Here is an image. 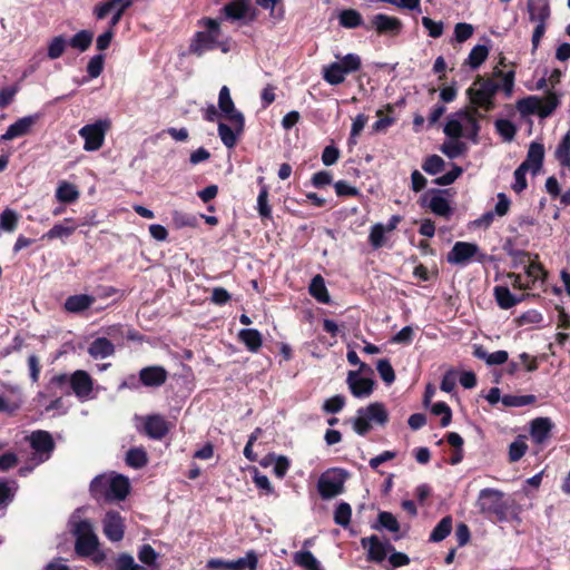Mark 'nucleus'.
<instances>
[{"instance_id": "f257e3e1", "label": "nucleus", "mask_w": 570, "mask_h": 570, "mask_svg": "<svg viewBox=\"0 0 570 570\" xmlns=\"http://www.w3.org/2000/svg\"><path fill=\"white\" fill-rule=\"evenodd\" d=\"M515 86V70H501L498 66L493 68L490 77L478 75L473 83L466 89V97L472 105L471 109H461L454 112L455 117L463 119L468 125L466 137L472 141H478L481 129L479 118L483 119L484 115L478 109L490 112L497 108L494 101L495 95L502 91L505 98H511Z\"/></svg>"}, {"instance_id": "f03ea898", "label": "nucleus", "mask_w": 570, "mask_h": 570, "mask_svg": "<svg viewBox=\"0 0 570 570\" xmlns=\"http://www.w3.org/2000/svg\"><path fill=\"white\" fill-rule=\"evenodd\" d=\"M479 512L494 522H521V508L512 499H505L504 492L493 488L482 489L475 502Z\"/></svg>"}, {"instance_id": "7ed1b4c3", "label": "nucleus", "mask_w": 570, "mask_h": 570, "mask_svg": "<svg viewBox=\"0 0 570 570\" xmlns=\"http://www.w3.org/2000/svg\"><path fill=\"white\" fill-rule=\"evenodd\" d=\"M129 489L128 478L121 474H101L91 481L89 490L97 501L111 503L125 500Z\"/></svg>"}, {"instance_id": "20e7f679", "label": "nucleus", "mask_w": 570, "mask_h": 570, "mask_svg": "<svg viewBox=\"0 0 570 570\" xmlns=\"http://www.w3.org/2000/svg\"><path fill=\"white\" fill-rule=\"evenodd\" d=\"M71 533L76 537L75 551L78 556L91 557L97 563L105 560L106 556L99 551V539L89 520H72Z\"/></svg>"}, {"instance_id": "39448f33", "label": "nucleus", "mask_w": 570, "mask_h": 570, "mask_svg": "<svg viewBox=\"0 0 570 570\" xmlns=\"http://www.w3.org/2000/svg\"><path fill=\"white\" fill-rule=\"evenodd\" d=\"M356 413V417L353 419V430L362 436L371 431V422L382 426L389 422V412L381 402H373L367 406L360 407Z\"/></svg>"}, {"instance_id": "423d86ee", "label": "nucleus", "mask_w": 570, "mask_h": 570, "mask_svg": "<svg viewBox=\"0 0 570 570\" xmlns=\"http://www.w3.org/2000/svg\"><path fill=\"white\" fill-rule=\"evenodd\" d=\"M347 472L341 468H331L323 472L317 480V491L323 500L333 499L344 492Z\"/></svg>"}, {"instance_id": "0eeeda50", "label": "nucleus", "mask_w": 570, "mask_h": 570, "mask_svg": "<svg viewBox=\"0 0 570 570\" xmlns=\"http://www.w3.org/2000/svg\"><path fill=\"white\" fill-rule=\"evenodd\" d=\"M476 256V261L482 263L487 257L485 254L480 253V248L474 243L469 242H456L452 249L446 255V261L454 265H466L473 257Z\"/></svg>"}, {"instance_id": "6e6552de", "label": "nucleus", "mask_w": 570, "mask_h": 570, "mask_svg": "<svg viewBox=\"0 0 570 570\" xmlns=\"http://www.w3.org/2000/svg\"><path fill=\"white\" fill-rule=\"evenodd\" d=\"M364 27L366 30H375L379 36L397 37L403 30V22L397 17L377 13Z\"/></svg>"}, {"instance_id": "1a4fd4ad", "label": "nucleus", "mask_w": 570, "mask_h": 570, "mask_svg": "<svg viewBox=\"0 0 570 570\" xmlns=\"http://www.w3.org/2000/svg\"><path fill=\"white\" fill-rule=\"evenodd\" d=\"M110 127L108 120H98L92 125H87L79 130V135L85 139L83 148L88 151L99 149L105 139L106 131Z\"/></svg>"}, {"instance_id": "9d476101", "label": "nucleus", "mask_w": 570, "mask_h": 570, "mask_svg": "<svg viewBox=\"0 0 570 570\" xmlns=\"http://www.w3.org/2000/svg\"><path fill=\"white\" fill-rule=\"evenodd\" d=\"M448 191V189H430L422 196L421 205L424 206L428 197L431 196L428 204L431 212L440 217L449 218L453 214V209L449 200L442 196Z\"/></svg>"}, {"instance_id": "9b49d317", "label": "nucleus", "mask_w": 570, "mask_h": 570, "mask_svg": "<svg viewBox=\"0 0 570 570\" xmlns=\"http://www.w3.org/2000/svg\"><path fill=\"white\" fill-rule=\"evenodd\" d=\"M346 384L354 397H368L375 386V381L370 377H361L357 371H350L346 377Z\"/></svg>"}, {"instance_id": "f8f14e48", "label": "nucleus", "mask_w": 570, "mask_h": 570, "mask_svg": "<svg viewBox=\"0 0 570 570\" xmlns=\"http://www.w3.org/2000/svg\"><path fill=\"white\" fill-rule=\"evenodd\" d=\"M105 535L114 542L120 541L125 534L122 517L116 511H108L102 520Z\"/></svg>"}, {"instance_id": "ddd939ff", "label": "nucleus", "mask_w": 570, "mask_h": 570, "mask_svg": "<svg viewBox=\"0 0 570 570\" xmlns=\"http://www.w3.org/2000/svg\"><path fill=\"white\" fill-rule=\"evenodd\" d=\"M218 105L220 110L238 128V130H242L244 118L242 114L235 110L234 102L230 98L229 89L226 86H224L220 89Z\"/></svg>"}, {"instance_id": "4468645a", "label": "nucleus", "mask_w": 570, "mask_h": 570, "mask_svg": "<svg viewBox=\"0 0 570 570\" xmlns=\"http://www.w3.org/2000/svg\"><path fill=\"white\" fill-rule=\"evenodd\" d=\"M553 423L549 417H537L530 423V436L537 444H543L551 436Z\"/></svg>"}, {"instance_id": "2eb2a0df", "label": "nucleus", "mask_w": 570, "mask_h": 570, "mask_svg": "<svg viewBox=\"0 0 570 570\" xmlns=\"http://www.w3.org/2000/svg\"><path fill=\"white\" fill-rule=\"evenodd\" d=\"M170 428L171 423L160 415H149L145 419V432L151 439H163Z\"/></svg>"}, {"instance_id": "dca6fc26", "label": "nucleus", "mask_w": 570, "mask_h": 570, "mask_svg": "<svg viewBox=\"0 0 570 570\" xmlns=\"http://www.w3.org/2000/svg\"><path fill=\"white\" fill-rule=\"evenodd\" d=\"M544 146L541 142L532 141L529 146L525 160L521 165H527L532 175H537L543 166Z\"/></svg>"}, {"instance_id": "f3484780", "label": "nucleus", "mask_w": 570, "mask_h": 570, "mask_svg": "<svg viewBox=\"0 0 570 570\" xmlns=\"http://www.w3.org/2000/svg\"><path fill=\"white\" fill-rule=\"evenodd\" d=\"M361 544L363 548H367V560L376 563H381L386 558V548L382 543L377 535L373 534L368 538H362Z\"/></svg>"}, {"instance_id": "a211bd4d", "label": "nucleus", "mask_w": 570, "mask_h": 570, "mask_svg": "<svg viewBox=\"0 0 570 570\" xmlns=\"http://www.w3.org/2000/svg\"><path fill=\"white\" fill-rule=\"evenodd\" d=\"M527 8L532 22H547L550 19V0H528Z\"/></svg>"}, {"instance_id": "6ab92c4d", "label": "nucleus", "mask_w": 570, "mask_h": 570, "mask_svg": "<svg viewBox=\"0 0 570 570\" xmlns=\"http://www.w3.org/2000/svg\"><path fill=\"white\" fill-rule=\"evenodd\" d=\"M70 385L78 397H87L92 391V380L85 371L78 370L70 376Z\"/></svg>"}, {"instance_id": "aec40b11", "label": "nucleus", "mask_w": 570, "mask_h": 570, "mask_svg": "<svg viewBox=\"0 0 570 570\" xmlns=\"http://www.w3.org/2000/svg\"><path fill=\"white\" fill-rule=\"evenodd\" d=\"M37 120L38 116L36 115L27 116L17 120L8 128L6 134L2 135L1 139L11 140L13 138L27 135L31 130L32 126L37 122Z\"/></svg>"}, {"instance_id": "412c9836", "label": "nucleus", "mask_w": 570, "mask_h": 570, "mask_svg": "<svg viewBox=\"0 0 570 570\" xmlns=\"http://www.w3.org/2000/svg\"><path fill=\"white\" fill-rule=\"evenodd\" d=\"M131 6L132 0H107L98 3L94 9V13L97 19H105L109 13L125 12Z\"/></svg>"}, {"instance_id": "4be33fe9", "label": "nucleus", "mask_w": 570, "mask_h": 570, "mask_svg": "<svg viewBox=\"0 0 570 570\" xmlns=\"http://www.w3.org/2000/svg\"><path fill=\"white\" fill-rule=\"evenodd\" d=\"M32 449L38 453H45L47 456L52 452L55 442L51 434L47 431H35L28 438Z\"/></svg>"}, {"instance_id": "5701e85b", "label": "nucleus", "mask_w": 570, "mask_h": 570, "mask_svg": "<svg viewBox=\"0 0 570 570\" xmlns=\"http://www.w3.org/2000/svg\"><path fill=\"white\" fill-rule=\"evenodd\" d=\"M140 381L146 386H159L167 380V371L161 366H148L140 371Z\"/></svg>"}, {"instance_id": "b1692460", "label": "nucleus", "mask_w": 570, "mask_h": 570, "mask_svg": "<svg viewBox=\"0 0 570 570\" xmlns=\"http://www.w3.org/2000/svg\"><path fill=\"white\" fill-rule=\"evenodd\" d=\"M473 356L485 361L488 365H501L508 361L509 354L507 351L500 350L493 353H488L482 345H474Z\"/></svg>"}, {"instance_id": "393cba45", "label": "nucleus", "mask_w": 570, "mask_h": 570, "mask_svg": "<svg viewBox=\"0 0 570 570\" xmlns=\"http://www.w3.org/2000/svg\"><path fill=\"white\" fill-rule=\"evenodd\" d=\"M494 297L500 308L509 309L524 299V295L514 296L507 286H495Z\"/></svg>"}, {"instance_id": "a878e982", "label": "nucleus", "mask_w": 570, "mask_h": 570, "mask_svg": "<svg viewBox=\"0 0 570 570\" xmlns=\"http://www.w3.org/2000/svg\"><path fill=\"white\" fill-rule=\"evenodd\" d=\"M217 38L218 36L216 35L199 31L190 45V51L200 56L204 51L215 47L217 43Z\"/></svg>"}, {"instance_id": "bb28decb", "label": "nucleus", "mask_w": 570, "mask_h": 570, "mask_svg": "<svg viewBox=\"0 0 570 570\" xmlns=\"http://www.w3.org/2000/svg\"><path fill=\"white\" fill-rule=\"evenodd\" d=\"M95 303V297L87 294L69 296L65 302V308L69 313H81Z\"/></svg>"}, {"instance_id": "cd10ccee", "label": "nucleus", "mask_w": 570, "mask_h": 570, "mask_svg": "<svg viewBox=\"0 0 570 570\" xmlns=\"http://www.w3.org/2000/svg\"><path fill=\"white\" fill-rule=\"evenodd\" d=\"M309 294L322 304L331 303V296L321 275L313 277L309 284Z\"/></svg>"}, {"instance_id": "c85d7f7f", "label": "nucleus", "mask_w": 570, "mask_h": 570, "mask_svg": "<svg viewBox=\"0 0 570 570\" xmlns=\"http://www.w3.org/2000/svg\"><path fill=\"white\" fill-rule=\"evenodd\" d=\"M88 352L95 358H105L114 354L115 346L109 340L99 337L90 344Z\"/></svg>"}, {"instance_id": "c756f323", "label": "nucleus", "mask_w": 570, "mask_h": 570, "mask_svg": "<svg viewBox=\"0 0 570 570\" xmlns=\"http://www.w3.org/2000/svg\"><path fill=\"white\" fill-rule=\"evenodd\" d=\"M338 22L346 29H355L364 26L362 14L355 9H344L338 14Z\"/></svg>"}, {"instance_id": "7c9ffc66", "label": "nucleus", "mask_w": 570, "mask_h": 570, "mask_svg": "<svg viewBox=\"0 0 570 570\" xmlns=\"http://www.w3.org/2000/svg\"><path fill=\"white\" fill-rule=\"evenodd\" d=\"M560 98L559 95L554 91H547L543 98H540L539 107V117L547 118L553 114V111L559 107Z\"/></svg>"}, {"instance_id": "2f4dec72", "label": "nucleus", "mask_w": 570, "mask_h": 570, "mask_svg": "<svg viewBox=\"0 0 570 570\" xmlns=\"http://www.w3.org/2000/svg\"><path fill=\"white\" fill-rule=\"evenodd\" d=\"M336 58L338 59V61H335V63H338L341 70L345 76L356 72L362 68L361 57L356 53H347L343 57L336 55Z\"/></svg>"}, {"instance_id": "473e14b6", "label": "nucleus", "mask_w": 570, "mask_h": 570, "mask_svg": "<svg viewBox=\"0 0 570 570\" xmlns=\"http://www.w3.org/2000/svg\"><path fill=\"white\" fill-rule=\"evenodd\" d=\"M453 519L451 515L442 518L432 530L429 540L431 542H441L452 531Z\"/></svg>"}, {"instance_id": "72a5a7b5", "label": "nucleus", "mask_w": 570, "mask_h": 570, "mask_svg": "<svg viewBox=\"0 0 570 570\" xmlns=\"http://www.w3.org/2000/svg\"><path fill=\"white\" fill-rule=\"evenodd\" d=\"M488 56L489 48L484 45H476L471 49L464 65L472 69H478L487 60Z\"/></svg>"}, {"instance_id": "f704fd0d", "label": "nucleus", "mask_w": 570, "mask_h": 570, "mask_svg": "<svg viewBox=\"0 0 570 570\" xmlns=\"http://www.w3.org/2000/svg\"><path fill=\"white\" fill-rule=\"evenodd\" d=\"M554 157L562 167H570V130H568L558 144Z\"/></svg>"}, {"instance_id": "c9c22d12", "label": "nucleus", "mask_w": 570, "mask_h": 570, "mask_svg": "<svg viewBox=\"0 0 570 570\" xmlns=\"http://www.w3.org/2000/svg\"><path fill=\"white\" fill-rule=\"evenodd\" d=\"M322 76L323 79L332 86L341 85L345 80V75L341 70L338 63L335 62L324 66L322 70Z\"/></svg>"}, {"instance_id": "e433bc0d", "label": "nucleus", "mask_w": 570, "mask_h": 570, "mask_svg": "<svg viewBox=\"0 0 570 570\" xmlns=\"http://www.w3.org/2000/svg\"><path fill=\"white\" fill-rule=\"evenodd\" d=\"M238 338L252 352H256L262 346V335L257 330H242L238 333Z\"/></svg>"}, {"instance_id": "4c0bfd02", "label": "nucleus", "mask_w": 570, "mask_h": 570, "mask_svg": "<svg viewBox=\"0 0 570 570\" xmlns=\"http://www.w3.org/2000/svg\"><path fill=\"white\" fill-rule=\"evenodd\" d=\"M257 567V556L254 551L247 552L244 558L234 561H228L226 570H255Z\"/></svg>"}, {"instance_id": "58836bf2", "label": "nucleus", "mask_w": 570, "mask_h": 570, "mask_svg": "<svg viewBox=\"0 0 570 570\" xmlns=\"http://www.w3.org/2000/svg\"><path fill=\"white\" fill-rule=\"evenodd\" d=\"M249 9V0H234L225 6L224 11L229 19H242Z\"/></svg>"}, {"instance_id": "ea45409f", "label": "nucleus", "mask_w": 570, "mask_h": 570, "mask_svg": "<svg viewBox=\"0 0 570 570\" xmlns=\"http://www.w3.org/2000/svg\"><path fill=\"white\" fill-rule=\"evenodd\" d=\"M294 562L305 570H321L320 562L308 550L296 552L294 554Z\"/></svg>"}, {"instance_id": "a19ab883", "label": "nucleus", "mask_w": 570, "mask_h": 570, "mask_svg": "<svg viewBox=\"0 0 570 570\" xmlns=\"http://www.w3.org/2000/svg\"><path fill=\"white\" fill-rule=\"evenodd\" d=\"M374 529H386L390 532H399L400 523L393 513L381 511L377 515V524L373 525Z\"/></svg>"}, {"instance_id": "79ce46f5", "label": "nucleus", "mask_w": 570, "mask_h": 570, "mask_svg": "<svg viewBox=\"0 0 570 570\" xmlns=\"http://www.w3.org/2000/svg\"><path fill=\"white\" fill-rule=\"evenodd\" d=\"M56 196L57 199L61 203H72L78 199L79 191L77 190L75 185L67 181H62L57 188Z\"/></svg>"}, {"instance_id": "37998d69", "label": "nucleus", "mask_w": 570, "mask_h": 570, "mask_svg": "<svg viewBox=\"0 0 570 570\" xmlns=\"http://www.w3.org/2000/svg\"><path fill=\"white\" fill-rule=\"evenodd\" d=\"M148 462L147 453L142 448H134L127 452L126 463L135 469L145 466Z\"/></svg>"}, {"instance_id": "c03bdc74", "label": "nucleus", "mask_w": 570, "mask_h": 570, "mask_svg": "<svg viewBox=\"0 0 570 570\" xmlns=\"http://www.w3.org/2000/svg\"><path fill=\"white\" fill-rule=\"evenodd\" d=\"M537 401L535 395H511L505 394L502 396V404L508 407H520L533 404Z\"/></svg>"}, {"instance_id": "a18cd8bd", "label": "nucleus", "mask_w": 570, "mask_h": 570, "mask_svg": "<svg viewBox=\"0 0 570 570\" xmlns=\"http://www.w3.org/2000/svg\"><path fill=\"white\" fill-rule=\"evenodd\" d=\"M539 256L535 255V261H532L528 264L525 267V274L530 278L531 287L535 284L539 279H544L547 277V271L544 269L543 265L538 261Z\"/></svg>"}, {"instance_id": "49530a36", "label": "nucleus", "mask_w": 570, "mask_h": 570, "mask_svg": "<svg viewBox=\"0 0 570 570\" xmlns=\"http://www.w3.org/2000/svg\"><path fill=\"white\" fill-rule=\"evenodd\" d=\"M540 98L537 96H529L518 100L517 108L523 115H538L540 111L539 107Z\"/></svg>"}, {"instance_id": "de8ad7c7", "label": "nucleus", "mask_w": 570, "mask_h": 570, "mask_svg": "<svg viewBox=\"0 0 570 570\" xmlns=\"http://www.w3.org/2000/svg\"><path fill=\"white\" fill-rule=\"evenodd\" d=\"M352 508L347 502H341L337 504L334 511V522L337 525L347 528L351 523Z\"/></svg>"}, {"instance_id": "09e8293b", "label": "nucleus", "mask_w": 570, "mask_h": 570, "mask_svg": "<svg viewBox=\"0 0 570 570\" xmlns=\"http://www.w3.org/2000/svg\"><path fill=\"white\" fill-rule=\"evenodd\" d=\"M462 121L464 120L460 119L459 117H455L453 114L452 117L448 119L444 126V134L451 139H459L463 137Z\"/></svg>"}, {"instance_id": "8fccbe9b", "label": "nucleus", "mask_w": 570, "mask_h": 570, "mask_svg": "<svg viewBox=\"0 0 570 570\" xmlns=\"http://www.w3.org/2000/svg\"><path fill=\"white\" fill-rule=\"evenodd\" d=\"M431 413L434 415H441L440 425L446 428L452 421V410L443 401L436 402L431 406Z\"/></svg>"}, {"instance_id": "3c124183", "label": "nucleus", "mask_w": 570, "mask_h": 570, "mask_svg": "<svg viewBox=\"0 0 570 570\" xmlns=\"http://www.w3.org/2000/svg\"><path fill=\"white\" fill-rule=\"evenodd\" d=\"M385 227L383 224H374L371 227L368 235V243L374 249L382 248L385 245Z\"/></svg>"}, {"instance_id": "603ef678", "label": "nucleus", "mask_w": 570, "mask_h": 570, "mask_svg": "<svg viewBox=\"0 0 570 570\" xmlns=\"http://www.w3.org/2000/svg\"><path fill=\"white\" fill-rule=\"evenodd\" d=\"M92 38L94 33L91 31L81 30L71 38L70 46L80 51H85L90 47Z\"/></svg>"}, {"instance_id": "864d4df0", "label": "nucleus", "mask_w": 570, "mask_h": 570, "mask_svg": "<svg viewBox=\"0 0 570 570\" xmlns=\"http://www.w3.org/2000/svg\"><path fill=\"white\" fill-rule=\"evenodd\" d=\"M466 150V145L459 139H453L452 141H446L441 146V151L446 155L449 158L453 159Z\"/></svg>"}, {"instance_id": "5fc2aeb1", "label": "nucleus", "mask_w": 570, "mask_h": 570, "mask_svg": "<svg viewBox=\"0 0 570 570\" xmlns=\"http://www.w3.org/2000/svg\"><path fill=\"white\" fill-rule=\"evenodd\" d=\"M444 166L445 163L442 157L439 155H431L423 161L422 169L430 175H436L444 169Z\"/></svg>"}, {"instance_id": "6e6d98bb", "label": "nucleus", "mask_w": 570, "mask_h": 570, "mask_svg": "<svg viewBox=\"0 0 570 570\" xmlns=\"http://www.w3.org/2000/svg\"><path fill=\"white\" fill-rule=\"evenodd\" d=\"M494 126L498 134L507 141H511L517 134L514 124L509 119H498L495 120Z\"/></svg>"}, {"instance_id": "4d7b16f0", "label": "nucleus", "mask_w": 570, "mask_h": 570, "mask_svg": "<svg viewBox=\"0 0 570 570\" xmlns=\"http://www.w3.org/2000/svg\"><path fill=\"white\" fill-rule=\"evenodd\" d=\"M345 403H346L345 396L337 394V395H334V396L325 400V402L322 405V410H323V412H325L327 414H336L344 409Z\"/></svg>"}, {"instance_id": "13d9d810", "label": "nucleus", "mask_w": 570, "mask_h": 570, "mask_svg": "<svg viewBox=\"0 0 570 570\" xmlns=\"http://www.w3.org/2000/svg\"><path fill=\"white\" fill-rule=\"evenodd\" d=\"M18 224V214L7 208L0 215V229L6 232H12L16 229Z\"/></svg>"}, {"instance_id": "bf43d9fd", "label": "nucleus", "mask_w": 570, "mask_h": 570, "mask_svg": "<svg viewBox=\"0 0 570 570\" xmlns=\"http://www.w3.org/2000/svg\"><path fill=\"white\" fill-rule=\"evenodd\" d=\"M376 370L381 376V379L386 384H392L395 381V372L392 367L390 361L387 358H382L377 361Z\"/></svg>"}, {"instance_id": "052dcab7", "label": "nucleus", "mask_w": 570, "mask_h": 570, "mask_svg": "<svg viewBox=\"0 0 570 570\" xmlns=\"http://www.w3.org/2000/svg\"><path fill=\"white\" fill-rule=\"evenodd\" d=\"M67 40L63 36L55 37L48 45V57L50 59H58L65 52Z\"/></svg>"}, {"instance_id": "680f3d73", "label": "nucleus", "mask_w": 570, "mask_h": 570, "mask_svg": "<svg viewBox=\"0 0 570 570\" xmlns=\"http://www.w3.org/2000/svg\"><path fill=\"white\" fill-rule=\"evenodd\" d=\"M530 169H528V166L527 165H520L515 170H514V184L512 185V189L517 193V194H520L522 193L527 186H528V183H527V178H525V175L529 171Z\"/></svg>"}, {"instance_id": "e2e57ef3", "label": "nucleus", "mask_w": 570, "mask_h": 570, "mask_svg": "<svg viewBox=\"0 0 570 570\" xmlns=\"http://www.w3.org/2000/svg\"><path fill=\"white\" fill-rule=\"evenodd\" d=\"M158 553L150 544H144L138 552V559L146 566L157 568Z\"/></svg>"}, {"instance_id": "0e129e2a", "label": "nucleus", "mask_w": 570, "mask_h": 570, "mask_svg": "<svg viewBox=\"0 0 570 570\" xmlns=\"http://www.w3.org/2000/svg\"><path fill=\"white\" fill-rule=\"evenodd\" d=\"M116 570H145V568L135 562L129 553H120L116 560Z\"/></svg>"}, {"instance_id": "69168bd1", "label": "nucleus", "mask_w": 570, "mask_h": 570, "mask_svg": "<svg viewBox=\"0 0 570 570\" xmlns=\"http://www.w3.org/2000/svg\"><path fill=\"white\" fill-rule=\"evenodd\" d=\"M463 170L460 166L453 165L452 169L444 175L435 178L433 183L439 186H448L453 184L461 175Z\"/></svg>"}, {"instance_id": "338daca9", "label": "nucleus", "mask_w": 570, "mask_h": 570, "mask_svg": "<svg viewBox=\"0 0 570 570\" xmlns=\"http://www.w3.org/2000/svg\"><path fill=\"white\" fill-rule=\"evenodd\" d=\"M422 24L432 38H440L443 35L444 24L442 21H434L430 17H423Z\"/></svg>"}, {"instance_id": "774afa93", "label": "nucleus", "mask_w": 570, "mask_h": 570, "mask_svg": "<svg viewBox=\"0 0 570 570\" xmlns=\"http://www.w3.org/2000/svg\"><path fill=\"white\" fill-rule=\"evenodd\" d=\"M474 32V28L472 24L466 22H459L454 27V37L455 40L460 43L466 41L472 37Z\"/></svg>"}]
</instances>
